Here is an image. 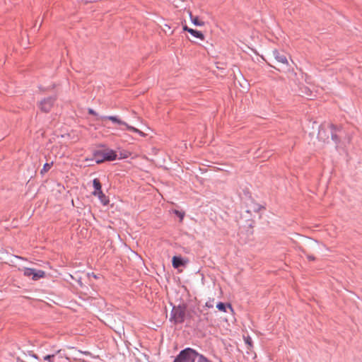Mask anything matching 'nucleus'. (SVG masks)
Instances as JSON below:
<instances>
[{"label": "nucleus", "mask_w": 362, "mask_h": 362, "mask_svg": "<svg viewBox=\"0 0 362 362\" xmlns=\"http://www.w3.org/2000/svg\"><path fill=\"white\" fill-rule=\"evenodd\" d=\"M93 186L94 187V191H99L102 189L101 184L97 178L93 180Z\"/></svg>", "instance_id": "nucleus-14"}, {"label": "nucleus", "mask_w": 362, "mask_h": 362, "mask_svg": "<svg viewBox=\"0 0 362 362\" xmlns=\"http://www.w3.org/2000/svg\"><path fill=\"white\" fill-rule=\"evenodd\" d=\"M88 275H89V276H93L95 279H98V276L96 274H95L94 273L89 274Z\"/></svg>", "instance_id": "nucleus-24"}, {"label": "nucleus", "mask_w": 362, "mask_h": 362, "mask_svg": "<svg viewBox=\"0 0 362 362\" xmlns=\"http://www.w3.org/2000/svg\"><path fill=\"white\" fill-rule=\"evenodd\" d=\"M187 262L186 259L182 258L180 256H174L173 257L172 264L174 268L177 269L180 267L185 266Z\"/></svg>", "instance_id": "nucleus-9"}, {"label": "nucleus", "mask_w": 362, "mask_h": 362, "mask_svg": "<svg viewBox=\"0 0 362 362\" xmlns=\"http://www.w3.org/2000/svg\"><path fill=\"white\" fill-rule=\"evenodd\" d=\"M216 308L221 310V311H223V312H226V305L223 303H218L217 305H216Z\"/></svg>", "instance_id": "nucleus-16"}, {"label": "nucleus", "mask_w": 362, "mask_h": 362, "mask_svg": "<svg viewBox=\"0 0 362 362\" xmlns=\"http://www.w3.org/2000/svg\"><path fill=\"white\" fill-rule=\"evenodd\" d=\"M273 54H274L275 59L279 63H281L282 64H286V65L288 64V62L287 58L285 56V54L280 53L277 50H274Z\"/></svg>", "instance_id": "nucleus-10"}, {"label": "nucleus", "mask_w": 362, "mask_h": 362, "mask_svg": "<svg viewBox=\"0 0 362 362\" xmlns=\"http://www.w3.org/2000/svg\"><path fill=\"white\" fill-rule=\"evenodd\" d=\"M331 134L332 139L336 143L338 141L337 134L334 133V127L333 124L322 125L320 126L318 132L317 137L320 140L325 141Z\"/></svg>", "instance_id": "nucleus-2"}, {"label": "nucleus", "mask_w": 362, "mask_h": 362, "mask_svg": "<svg viewBox=\"0 0 362 362\" xmlns=\"http://www.w3.org/2000/svg\"><path fill=\"white\" fill-rule=\"evenodd\" d=\"M245 342L248 344L250 346H252V341L250 337L247 336L244 337Z\"/></svg>", "instance_id": "nucleus-20"}, {"label": "nucleus", "mask_w": 362, "mask_h": 362, "mask_svg": "<svg viewBox=\"0 0 362 362\" xmlns=\"http://www.w3.org/2000/svg\"><path fill=\"white\" fill-rule=\"evenodd\" d=\"M259 209V207L257 206L256 208H255V211H257Z\"/></svg>", "instance_id": "nucleus-28"}, {"label": "nucleus", "mask_w": 362, "mask_h": 362, "mask_svg": "<svg viewBox=\"0 0 362 362\" xmlns=\"http://www.w3.org/2000/svg\"><path fill=\"white\" fill-rule=\"evenodd\" d=\"M52 165V163H45L43 166V168L41 170V173H46L47 172L50 168H51V166Z\"/></svg>", "instance_id": "nucleus-15"}, {"label": "nucleus", "mask_w": 362, "mask_h": 362, "mask_svg": "<svg viewBox=\"0 0 362 362\" xmlns=\"http://www.w3.org/2000/svg\"><path fill=\"white\" fill-rule=\"evenodd\" d=\"M173 212L180 218V221H182L183 219L184 216H185L184 212H182V211H177V210H174Z\"/></svg>", "instance_id": "nucleus-19"}, {"label": "nucleus", "mask_w": 362, "mask_h": 362, "mask_svg": "<svg viewBox=\"0 0 362 362\" xmlns=\"http://www.w3.org/2000/svg\"><path fill=\"white\" fill-rule=\"evenodd\" d=\"M185 308L183 305H178L177 307H173L171 314H170V320L173 321L175 323H180L182 322L185 320Z\"/></svg>", "instance_id": "nucleus-5"}, {"label": "nucleus", "mask_w": 362, "mask_h": 362, "mask_svg": "<svg viewBox=\"0 0 362 362\" xmlns=\"http://www.w3.org/2000/svg\"><path fill=\"white\" fill-rule=\"evenodd\" d=\"M231 310H233L232 306L230 304H228L227 305Z\"/></svg>", "instance_id": "nucleus-27"}, {"label": "nucleus", "mask_w": 362, "mask_h": 362, "mask_svg": "<svg viewBox=\"0 0 362 362\" xmlns=\"http://www.w3.org/2000/svg\"><path fill=\"white\" fill-rule=\"evenodd\" d=\"M189 29H190V28H188V27H187V26H186V25H185V26L183 27V30H186V31H187V32H188V30H189Z\"/></svg>", "instance_id": "nucleus-26"}, {"label": "nucleus", "mask_w": 362, "mask_h": 362, "mask_svg": "<svg viewBox=\"0 0 362 362\" xmlns=\"http://www.w3.org/2000/svg\"><path fill=\"white\" fill-rule=\"evenodd\" d=\"M197 356H199V353L195 350L187 348L180 351L173 362H195Z\"/></svg>", "instance_id": "nucleus-3"}, {"label": "nucleus", "mask_w": 362, "mask_h": 362, "mask_svg": "<svg viewBox=\"0 0 362 362\" xmlns=\"http://www.w3.org/2000/svg\"><path fill=\"white\" fill-rule=\"evenodd\" d=\"M54 101H55V98L53 97H49L47 98H45L39 103V105H38L39 108L42 111H43L45 112H47L52 109Z\"/></svg>", "instance_id": "nucleus-7"}, {"label": "nucleus", "mask_w": 362, "mask_h": 362, "mask_svg": "<svg viewBox=\"0 0 362 362\" xmlns=\"http://www.w3.org/2000/svg\"><path fill=\"white\" fill-rule=\"evenodd\" d=\"M23 274L25 276L31 277L33 280H38L39 279L43 278L45 275L44 271L36 270L30 268H25L23 269Z\"/></svg>", "instance_id": "nucleus-6"}, {"label": "nucleus", "mask_w": 362, "mask_h": 362, "mask_svg": "<svg viewBox=\"0 0 362 362\" xmlns=\"http://www.w3.org/2000/svg\"><path fill=\"white\" fill-rule=\"evenodd\" d=\"M78 352L79 354H85L86 356H91V354L89 352V351H78Z\"/></svg>", "instance_id": "nucleus-21"}, {"label": "nucleus", "mask_w": 362, "mask_h": 362, "mask_svg": "<svg viewBox=\"0 0 362 362\" xmlns=\"http://www.w3.org/2000/svg\"><path fill=\"white\" fill-rule=\"evenodd\" d=\"M88 112L90 115H97V113L93 110H92V109H89Z\"/></svg>", "instance_id": "nucleus-22"}, {"label": "nucleus", "mask_w": 362, "mask_h": 362, "mask_svg": "<svg viewBox=\"0 0 362 362\" xmlns=\"http://www.w3.org/2000/svg\"><path fill=\"white\" fill-rule=\"evenodd\" d=\"M116 158L117 154L112 149L97 151L93 154V159L97 163H100L105 160H115Z\"/></svg>", "instance_id": "nucleus-1"}, {"label": "nucleus", "mask_w": 362, "mask_h": 362, "mask_svg": "<svg viewBox=\"0 0 362 362\" xmlns=\"http://www.w3.org/2000/svg\"><path fill=\"white\" fill-rule=\"evenodd\" d=\"M98 119H100L101 121H105L106 119H109L115 124L124 126L127 129L132 131L133 132L137 133L138 134H139L141 136H146V134L143 132L140 131L139 129H138L132 126L129 125L127 123L121 120L117 116H101V117H100V118Z\"/></svg>", "instance_id": "nucleus-4"}, {"label": "nucleus", "mask_w": 362, "mask_h": 362, "mask_svg": "<svg viewBox=\"0 0 362 362\" xmlns=\"http://www.w3.org/2000/svg\"><path fill=\"white\" fill-rule=\"evenodd\" d=\"M74 361H81V362H84V361H83V360H81V359H80V358H77V357H75V358H74Z\"/></svg>", "instance_id": "nucleus-25"}, {"label": "nucleus", "mask_w": 362, "mask_h": 362, "mask_svg": "<svg viewBox=\"0 0 362 362\" xmlns=\"http://www.w3.org/2000/svg\"><path fill=\"white\" fill-rule=\"evenodd\" d=\"M188 33H189L194 37L199 38L202 40H203L204 39V36L203 33H201L200 31H198V30H196L194 29H189V30H188Z\"/></svg>", "instance_id": "nucleus-13"}, {"label": "nucleus", "mask_w": 362, "mask_h": 362, "mask_svg": "<svg viewBox=\"0 0 362 362\" xmlns=\"http://www.w3.org/2000/svg\"><path fill=\"white\" fill-rule=\"evenodd\" d=\"M197 357L199 358L197 362H211L202 354H199V356H197Z\"/></svg>", "instance_id": "nucleus-18"}, {"label": "nucleus", "mask_w": 362, "mask_h": 362, "mask_svg": "<svg viewBox=\"0 0 362 362\" xmlns=\"http://www.w3.org/2000/svg\"><path fill=\"white\" fill-rule=\"evenodd\" d=\"M307 257H308V259L309 260H310V261H313V260L315 259V257H313V256H312V255H307Z\"/></svg>", "instance_id": "nucleus-23"}, {"label": "nucleus", "mask_w": 362, "mask_h": 362, "mask_svg": "<svg viewBox=\"0 0 362 362\" xmlns=\"http://www.w3.org/2000/svg\"><path fill=\"white\" fill-rule=\"evenodd\" d=\"M303 243L302 247H308L311 248L321 247L322 246V243H320L318 241L310 238H304L303 239Z\"/></svg>", "instance_id": "nucleus-8"}, {"label": "nucleus", "mask_w": 362, "mask_h": 362, "mask_svg": "<svg viewBox=\"0 0 362 362\" xmlns=\"http://www.w3.org/2000/svg\"><path fill=\"white\" fill-rule=\"evenodd\" d=\"M92 194L97 197L103 205H107L109 203V199L103 192L102 189L99 191H93Z\"/></svg>", "instance_id": "nucleus-11"}, {"label": "nucleus", "mask_w": 362, "mask_h": 362, "mask_svg": "<svg viewBox=\"0 0 362 362\" xmlns=\"http://www.w3.org/2000/svg\"><path fill=\"white\" fill-rule=\"evenodd\" d=\"M189 17L192 23L197 26H203L204 25V22L200 21L197 16H193L191 12H189Z\"/></svg>", "instance_id": "nucleus-12"}, {"label": "nucleus", "mask_w": 362, "mask_h": 362, "mask_svg": "<svg viewBox=\"0 0 362 362\" xmlns=\"http://www.w3.org/2000/svg\"><path fill=\"white\" fill-rule=\"evenodd\" d=\"M54 357H55V356L54 354L47 355L44 357V360L47 361L49 362H54Z\"/></svg>", "instance_id": "nucleus-17"}]
</instances>
